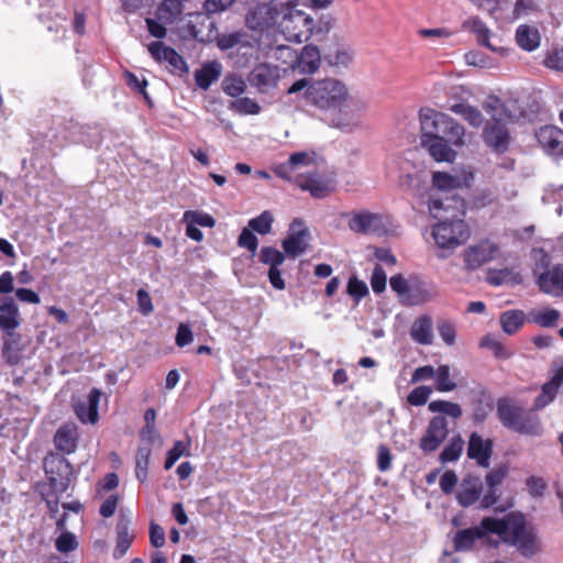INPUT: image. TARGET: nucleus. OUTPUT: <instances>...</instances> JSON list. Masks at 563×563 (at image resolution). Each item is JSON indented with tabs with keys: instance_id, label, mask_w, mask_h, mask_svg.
Returning <instances> with one entry per match:
<instances>
[{
	"instance_id": "35",
	"label": "nucleus",
	"mask_w": 563,
	"mask_h": 563,
	"mask_svg": "<svg viewBox=\"0 0 563 563\" xmlns=\"http://www.w3.org/2000/svg\"><path fill=\"white\" fill-rule=\"evenodd\" d=\"M541 36L536 26L520 24L516 30L517 45L527 52H532L540 46Z\"/></svg>"
},
{
	"instance_id": "55",
	"label": "nucleus",
	"mask_w": 563,
	"mask_h": 563,
	"mask_svg": "<svg viewBox=\"0 0 563 563\" xmlns=\"http://www.w3.org/2000/svg\"><path fill=\"white\" fill-rule=\"evenodd\" d=\"M184 220L205 228H212L216 224L214 219L210 214L200 211H186Z\"/></svg>"
},
{
	"instance_id": "57",
	"label": "nucleus",
	"mask_w": 563,
	"mask_h": 563,
	"mask_svg": "<svg viewBox=\"0 0 563 563\" xmlns=\"http://www.w3.org/2000/svg\"><path fill=\"white\" fill-rule=\"evenodd\" d=\"M238 245L247 249L253 255L256 253L258 240L249 227L244 228L239 235Z\"/></svg>"
},
{
	"instance_id": "18",
	"label": "nucleus",
	"mask_w": 563,
	"mask_h": 563,
	"mask_svg": "<svg viewBox=\"0 0 563 563\" xmlns=\"http://www.w3.org/2000/svg\"><path fill=\"white\" fill-rule=\"evenodd\" d=\"M446 114L431 108H422L419 112L421 139L442 137L441 131Z\"/></svg>"
},
{
	"instance_id": "62",
	"label": "nucleus",
	"mask_w": 563,
	"mask_h": 563,
	"mask_svg": "<svg viewBox=\"0 0 563 563\" xmlns=\"http://www.w3.org/2000/svg\"><path fill=\"white\" fill-rule=\"evenodd\" d=\"M387 276L380 265H375L372 276L371 286L375 294H382L386 289Z\"/></svg>"
},
{
	"instance_id": "28",
	"label": "nucleus",
	"mask_w": 563,
	"mask_h": 563,
	"mask_svg": "<svg viewBox=\"0 0 563 563\" xmlns=\"http://www.w3.org/2000/svg\"><path fill=\"white\" fill-rule=\"evenodd\" d=\"M421 144L437 162H453L456 152L450 146V142L443 137L421 139Z\"/></svg>"
},
{
	"instance_id": "53",
	"label": "nucleus",
	"mask_w": 563,
	"mask_h": 563,
	"mask_svg": "<svg viewBox=\"0 0 563 563\" xmlns=\"http://www.w3.org/2000/svg\"><path fill=\"white\" fill-rule=\"evenodd\" d=\"M481 346L490 350L497 358H509L511 352L507 350L498 340L492 335H485L481 340Z\"/></svg>"
},
{
	"instance_id": "11",
	"label": "nucleus",
	"mask_w": 563,
	"mask_h": 563,
	"mask_svg": "<svg viewBox=\"0 0 563 563\" xmlns=\"http://www.w3.org/2000/svg\"><path fill=\"white\" fill-rule=\"evenodd\" d=\"M280 79V71L277 66L268 63L258 64L249 74L250 85L261 93H267L275 88Z\"/></svg>"
},
{
	"instance_id": "32",
	"label": "nucleus",
	"mask_w": 563,
	"mask_h": 563,
	"mask_svg": "<svg viewBox=\"0 0 563 563\" xmlns=\"http://www.w3.org/2000/svg\"><path fill=\"white\" fill-rule=\"evenodd\" d=\"M20 324V313L12 298H4L0 305V328L11 334Z\"/></svg>"
},
{
	"instance_id": "51",
	"label": "nucleus",
	"mask_w": 563,
	"mask_h": 563,
	"mask_svg": "<svg viewBox=\"0 0 563 563\" xmlns=\"http://www.w3.org/2000/svg\"><path fill=\"white\" fill-rule=\"evenodd\" d=\"M260 261L269 267L280 266L285 262V254L273 246H264L260 252Z\"/></svg>"
},
{
	"instance_id": "25",
	"label": "nucleus",
	"mask_w": 563,
	"mask_h": 563,
	"mask_svg": "<svg viewBox=\"0 0 563 563\" xmlns=\"http://www.w3.org/2000/svg\"><path fill=\"white\" fill-rule=\"evenodd\" d=\"M485 520L486 518L477 527L459 530L453 539L454 549L456 551H470L477 540L483 539L487 533H492L490 530L483 526Z\"/></svg>"
},
{
	"instance_id": "7",
	"label": "nucleus",
	"mask_w": 563,
	"mask_h": 563,
	"mask_svg": "<svg viewBox=\"0 0 563 563\" xmlns=\"http://www.w3.org/2000/svg\"><path fill=\"white\" fill-rule=\"evenodd\" d=\"M278 29L286 40L302 43L309 40L313 30V19L301 10H294L280 16Z\"/></svg>"
},
{
	"instance_id": "46",
	"label": "nucleus",
	"mask_w": 563,
	"mask_h": 563,
	"mask_svg": "<svg viewBox=\"0 0 563 563\" xmlns=\"http://www.w3.org/2000/svg\"><path fill=\"white\" fill-rule=\"evenodd\" d=\"M152 450L148 445H142L137 449L136 461H135V476L144 483L147 478V470L150 465V457Z\"/></svg>"
},
{
	"instance_id": "49",
	"label": "nucleus",
	"mask_w": 563,
	"mask_h": 563,
	"mask_svg": "<svg viewBox=\"0 0 563 563\" xmlns=\"http://www.w3.org/2000/svg\"><path fill=\"white\" fill-rule=\"evenodd\" d=\"M464 441L460 435L453 437L440 454L442 463L454 462L462 454Z\"/></svg>"
},
{
	"instance_id": "59",
	"label": "nucleus",
	"mask_w": 563,
	"mask_h": 563,
	"mask_svg": "<svg viewBox=\"0 0 563 563\" xmlns=\"http://www.w3.org/2000/svg\"><path fill=\"white\" fill-rule=\"evenodd\" d=\"M63 533L56 539L55 547L62 553H68L77 549V540L75 536L68 531L62 530Z\"/></svg>"
},
{
	"instance_id": "23",
	"label": "nucleus",
	"mask_w": 563,
	"mask_h": 563,
	"mask_svg": "<svg viewBox=\"0 0 563 563\" xmlns=\"http://www.w3.org/2000/svg\"><path fill=\"white\" fill-rule=\"evenodd\" d=\"M563 385V365L556 368L551 376L550 380L544 383L541 387V393L534 399L533 409L541 410L550 405L556 397L560 388Z\"/></svg>"
},
{
	"instance_id": "60",
	"label": "nucleus",
	"mask_w": 563,
	"mask_h": 563,
	"mask_svg": "<svg viewBox=\"0 0 563 563\" xmlns=\"http://www.w3.org/2000/svg\"><path fill=\"white\" fill-rule=\"evenodd\" d=\"M421 179L420 176L415 174H404L399 177L398 185L402 190L410 191L415 195H420L419 186Z\"/></svg>"
},
{
	"instance_id": "8",
	"label": "nucleus",
	"mask_w": 563,
	"mask_h": 563,
	"mask_svg": "<svg viewBox=\"0 0 563 563\" xmlns=\"http://www.w3.org/2000/svg\"><path fill=\"white\" fill-rule=\"evenodd\" d=\"M463 186H468L465 177L453 176L443 172L433 173L432 188L428 198V208L430 209V203L434 196L442 198L444 200V206L446 205V198L460 197L454 192V190Z\"/></svg>"
},
{
	"instance_id": "61",
	"label": "nucleus",
	"mask_w": 563,
	"mask_h": 563,
	"mask_svg": "<svg viewBox=\"0 0 563 563\" xmlns=\"http://www.w3.org/2000/svg\"><path fill=\"white\" fill-rule=\"evenodd\" d=\"M347 294L356 301H360L368 294L367 285L363 280H360L357 277L352 276L347 283Z\"/></svg>"
},
{
	"instance_id": "30",
	"label": "nucleus",
	"mask_w": 563,
	"mask_h": 563,
	"mask_svg": "<svg viewBox=\"0 0 563 563\" xmlns=\"http://www.w3.org/2000/svg\"><path fill=\"white\" fill-rule=\"evenodd\" d=\"M463 27L470 30L472 33L475 34L477 43L479 45L485 46L495 53L501 54L505 52L503 47H497L489 42L492 31L479 18H472L465 21L463 23Z\"/></svg>"
},
{
	"instance_id": "34",
	"label": "nucleus",
	"mask_w": 563,
	"mask_h": 563,
	"mask_svg": "<svg viewBox=\"0 0 563 563\" xmlns=\"http://www.w3.org/2000/svg\"><path fill=\"white\" fill-rule=\"evenodd\" d=\"M523 409L507 398L497 401V416L504 427L512 430Z\"/></svg>"
},
{
	"instance_id": "58",
	"label": "nucleus",
	"mask_w": 563,
	"mask_h": 563,
	"mask_svg": "<svg viewBox=\"0 0 563 563\" xmlns=\"http://www.w3.org/2000/svg\"><path fill=\"white\" fill-rule=\"evenodd\" d=\"M478 7L488 12L490 15L496 19L499 18V12L509 8V2L507 0H479Z\"/></svg>"
},
{
	"instance_id": "37",
	"label": "nucleus",
	"mask_w": 563,
	"mask_h": 563,
	"mask_svg": "<svg viewBox=\"0 0 563 563\" xmlns=\"http://www.w3.org/2000/svg\"><path fill=\"white\" fill-rule=\"evenodd\" d=\"M512 431L526 435L539 437L542 434L543 429L540 419L537 416L523 410V413H521L519 421L516 422Z\"/></svg>"
},
{
	"instance_id": "56",
	"label": "nucleus",
	"mask_w": 563,
	"mask_h": 563,
	"mask_svg": "<svg viewBox=\"0 0 563 563\" xmlns=\"http://www.w3.org/2000/svg\"><path fill=\"white\" fill-rule=\"evenodd\" d=\"M431 393L432 389L428 386L416 387L407 396V401L411 406H423L424 404H427Z\"/></svg>"
},
{
	"instance_id": "14",
	"label": "nucleus",
	"mask_w": 563,
	"mask_h": 563,
	"mask_svg": "<svg viewBox=\"0 0 563 563\" xmlns=\"http://www.w3.org/2000/svg\"><path fill=\"white\" fill-rule=\"evenodd\" d=\"M497 244L490 241H482L471 245L464 251V261L468 268L477 269L484 264L493 261L498 253Z\"/></svg>"
},
{
	"instance_id": "43",
	"label": "nucleus",
	"mask_w": 563,
	"mask_h": 563,
	"mask_svg": "<svg viewBox=\"0 0 563 563\" xmlns=\"http://www.w3.org/2000/svg\"><path fill=\"white\" fill-rule=\"evenodd\" d=\"M435 389L439 393H449L457 387V384L451 377V368L446 364L440 365L435 371Z\"/></svg>"
},
{
	"instance_id": "6",
	"label": "nucleus",
	"mask_w": 563,
	"mask_h": 563,
	"mask_svg": "<svg viewBox=\"0 0 563 563\" xmlns=\"http://www.w3.org/2000/svg\"><path fill=\"white\" fill-rule=\"evenodd\" d=\"M217 46L221 51H231L229 56H236V65L244 67L255 54L254 40L245 32L238 31L217 36Z\"/></svg>"
},
{
	"instance_id": "63",
	"label": "nucleus",
	"mask_w": 563,
	"mask_h": 563,
	"mask_svg": "<svg viewBox=\"0 0 563 563\" xmlns=\"http://www.w3.org/2000/svg\"><path fill=\"white\" fill-rule=\"evenodd\" d=\"M389 285L393 291H395L398 296L402 297V300L408 296L410 286L408 285L407 279L401 274L391 276L389 279Z\"/></svg>"
},
{
	"instance_id": "38",
	"label": "nucleus",
	"mask_w": 563,
	"mask_h": 563,
	"mask_svg": "<svg viewBox=\"0 0 563 563\" xmlns=\"http://www.w3.org/2000/svg\"><path fill=\"white\" fill-rule=\"evenodd\" d=\"M221 75V65L218 62L209 63L195 73L196 85L207 90Z\"/></svg>"
},
{
	"instance_id": "42",
	"label": "nucleus",
	"mask_w": 563,
	"mask_h": 563,
	"mask_svg": "<svg viewBox=\"0 0 563 563\" xmlns=\"http://www.w3.org/2000/svg\"><path fill=\"white\" fill-rule=\"evenodd\" d=\"M450 110L455 114L461 115L472 126L478 128L482 125L484 119L481 111L465 102L454 103L450 107Z\"/></svg>"
},
{
	"instance_id": "27",
	"label": "nucleus",
	"mask_w": 563,
	"mask_h": 563,
	"mask_svg": "<svg viewBox=\"0 0 563 563\" xmlns=\"http://www.w3.org/2000/svg\"><path fill=\"white\" fill-rule=\"evenodd\" d=\"M78 442V429L74 423H65L60 426L55 435V448L66 454L75 452Z\"/></svg>"
},
{
	"instance_id": "24",
	"label": "nucleus",
	"mask_w": 563,
	"mask_h": 563,
	"mask_svg": "<svg viewBox=\"0 0 563 563\" xmlns=\"http://www.w3.org/2000/svg\"><path fill=\"white\" fill-rule=\"evenodd\" d=\"M492 453V440H484L478 433L473 432L468 440L467 456L476 460L479 466L488 467Z\"/></svg>"
},
{
	"instance_id": "16",
	"label": "nucleus",
	"mask_w": 563,
	"mask_h": 563,
	"mask_svg": "<svg viewBox=\"0 0 563 563\" xmlns=\"http://www.w3.org/2000/svg\"><path fill=\"white\" fill-rule=\"evenodd\" d=\"M347 225L351 231L361 234L378 233L384 229L382 217L369 211L353 212Z\"/></svg>"
},
{
	"instance_id": "3",
	"label": "nucleus",
	"mask_w": 563,
	"mask_h": 563,
	"mask_svg": "<svg viewBox=\"0 0 563 563\" xmlns=\"http://www.w3.org/2000/svg\"><path fill=\"white\" fill-rule=\"evenodd\" d=\"M483 526L492 533L503 537L506 542L516 545L523 556L529 558L540 551L537 533L526 523L522 516L509 515L503 519L486 517Z\"/></svg>"
},
{
	"instance_id": "20",
	"label": "nucleus",
	"mask_w": 563,
	"mask_h": 563,
	"mask_svg": "<svg viewBox=\"0 0 563 563\" xmlns=\"http://www.w3.org/2000/svg\"><path fill=\"white\" fill-rule=\"evenodd\" d=\"M147 49L156 62H167L174 69L179 71L188 70L183 56H180L174 48L166 46L163 42H152L147 45Z\"/></svg>"
},
{
	"instance_id": "33",
	"label": "nucleus",
	"mask_w": 563,
	"mask_h": 563,
	"mask_svg": "<svg viewBox=\"0 0 563 563\" xmlns=\"http://www.w3.org/2000/svg\"><path fill=\"white\" fill-rule=\"evenodd\" d=\"M411 339L421 345H431L433 343L432 319L430 316L417 318L410 328Z\"/></svg>"
},
{
	"instance_id": "17",
	"label": "nucleus",
	"mask_w": 563,
	"mask_h": 563,
	"mask_svg": "<svg viewBox=\"0 0 563 563\" xmlns=\"http://www.w3.org/2000/svg\"><path fill=\"white\" fill-rule=\"evenodd\" d=\"M446 114L431 108H422L419 112L421 139L442 137L441 131Z\"/></svg>"
},
{
	"instance_id": "40",
	"label": "nucleus",
	"mask_w": 563,
	"mask_h": 563,
	"mask_svg": "<svg viewBox=\"0 0 563 563\" xmlns=\"http://www.w3.org/2000/svg\"><path fill=\"white\" fill-rule=\"evenodd\" d=\"M445 121L446 122L443 123L441 136L454 146L464 145V128L448 114Z\"/></svg>"
},
{
	"instance_id": "31",
	"label": "nucleus",
	"mask_w": 563,
	"mask_h": 563,
	"mask_svg": "<svg viewBox=\"0 0 563 563\" xmlns=\"http://www.w3.org/2000/svg\"><path fill=\"white\" fill-rule=\"evenodd\" d=\"M437 296L438 292L434 286L426 283H418L410 286L408 296L402 300V302L408 306H419L432 301Z\"/></svg>"
},
{
	"instance_id": "1",
	"label": "nucleus",
	"mask_w": 563,
	"mask_h": 563,
	"mask_svg": "<svg viewBox=\"0 0 563 563\" xmlns=\"http://www.w3.org/2000/svg\"><path fill=\"white\" fill-rule=\"evenodd\" d=\"M430 214L439 222L432 228V236L441 249H455L470 236L467 224L463 220L465 201L461 197L446 198V205L434 196L430 203Z\"/></svg>"
},
{
	"instance_id": "54",
	"label": "nucleus",
	"mask_w": 563,
	"mask_h": 563,
	"mask_svg": "<svg viewBox=\"0 0 563 563\" xmlns=\"http://www.w3.org/2000/svg\"><path fill=\"white\" fill-rule=\"evenodd\" d=\"M267 54L269 57L282 60L285 64L289 63L290 66L294 64L296 58V51L287 45H277L275 47H271Z\"/></svg>"
},
{
	"instance_id": "21",
	"label": "nucleus",
	"mask_w": 563,
	"mask_h": 563,
	"mask_svg": "<svg viewBox=\"0 0 563 563\" xmlns=\"http://www.w3.org/2000/svg\"><path fill=\"white\" fill-rule=\"evenodd\" d=\"M130 525L129 515L121 510L115 526L117 543L113 550V558L117 560L128 552L135 538V534L130 531Z\"/></svg>"
},
{
	"instance_id": "2",
	"label": "nucleus",
	"mask_w": 563,
	"mask_h": 563,
	"mask_svg": "<svg viewBox=\"0 0 563 563\" xmlns=\"http://www.w3.org/2000/svg\"><path fill=\"white\" fill-rule=\"evenodd\" d=\"M302 89H306L307 102L322 111L341 109L349 97L346 86L335 78L314 80L311 84L307 78L299 79L288 88L287 92L292 95Z\"/></svg>"
},
{
	"instance_id": "22",
	"label": "nucleus",
	"mask_w": 563,
	"mask_h": 563,
	"mask_svg": "<svg viewBox=\"0 0 563 563\" xmlns=\"http://www.w3.org/2000/svg\"><path fill=\"white\" fill-rule=\"evenodd\" d=\"M321 55L317 46L306 45L299 55L296 54L291 69L299 74H314L320 66Z\"/></svg>"
},
{
	"instance_id": "36",
	"label": "nucleus",
	"mask_w": 563,
	"mask_h": 563,
	"mask_svg": "<svg viewBox=\"0 0 563 563\" xmlns=\"http://www.w3.org/2000/svg\"><path fill=\"white\" fill-rule=\"evenodd\" d=\"M503 331L508 334H515L526 322V314L522 310L511 309L504 311L499 318Z\"/></svg>"
},
{
	"instance_id": "10",
	"label": "nucleus",
	"mask_w": 563,
	"mask_h": 563,
	"mask_svg": "<svg viewBox=\"0 0 563 563\" xmlns=\"http://www.w3.org/2000/svg\"><path fill=\"white\" fill-rule=\"evenodd\" d=\"M295 183L301 190L309 191L317 199L325 198L334 190L333 180L319 172L298 175Z\"/></svg>"
},
{
	"instance_id": "26",
	"label": "nucleus",
	"mask_w": 563,
	"mask_h": 563,
	"mask_svg": "<svg viewBox=\"0 0 563 563\" xmlns=\"http://www.w3.org/2000/svg\"><path fill=\"white\" fill-rule=\"evenodd\" d=\"M102 393L93 388L89 395L87 400L78 401L75 405V412L78 419L84 423H95L98 419V406L101 398Z\"/></svg>"
},
{
	"instance_id": "44",
	"label": "nucleus",
	"mask_w": 563,
	"mask_h": 563,
	"mask_svg": "<svg viewBox=\"0 0 563 563\" xmlns=\"http://www.w3.org/2000/svg\"><path fill=\"white\" fill-rule=\"evenodd\" d=\"M222 90L225 95L238 98L246 90L245 80L236 74H229L222 80Z\"/></svg>"
},
{
	"instance_id": "41",
	"label": "nucleus",
	"mask_w": 563,
	"mask_h": 563,
	"mask_svg": "<svg viewBox=\"0 0 563 563\" xmlns=\"http://www.w3.org/2000/svg\"><path fill=\"white\" fill-rule=\"evenodd\" d=\"M354 57L353 49L345 44H335L332 49H330L324 58L328 60L330 65L333 66H349Z\"/></svg>"
},
{
	"instance_id": "45",
	"label": "nucleus",
	"mask_w": 563,
	"mask_h": 563,
	"mask_svg": "<svg viewBox=\"0 0 563 563\" xmlns=\"http://www.w3.org/2000/svg\"><path fill=\"white\" fill-rule=\"evenodd\" d=\"M180 13V3L176 0H164L156 10V18L163 23L172 24Z\"/></svg>"
},
{
	"instance_id": "5",
	"label": "nucleus",
	"mask_w": 563,
	"mask_h": 563,
	"mask_svg": "<svg viewBox=\"0 0 563 563\" xmlns=\"http://www.w3.org/2000/svg\"><path fill=\"white\" fill-rule=\"evenodd\" d=\"M484 109L493 121V123H487L484 130V141L494 151L503 153L509 145V133L506 124L510 115L498 98H490L485 101Z\"/></svg>"
},
{
	"instance_id": "4",
	"label": "nucleus",
	"mask_w": 563,
	"mask_h": 563,
	"mask_svg": "<svg viewBox=\"0 0 563 563\" xmlns=\"http://www.w3.org/2000/svg\"><path fill=\"white\" fill-rule=\"evenodd\" d=\"M44 468L49 482L52 493L42 492L43 499L46 503L49 517L56 520V528L65 530L67 514H59V495L65 493L69 486V475L71 474V465L62 455L51 454L44 460Z\"/></svg>"
},
{
	"instance_id": "9",
	"label": "nucleus",
	"mask_w": 563,
	"mask_h": 563,
	"mask_svg": "<svg viewBox=\"0 0 563 563\" xmlns=\"http://www.w3.org/2000/svg\"><path fill=\"white\" fill-rule=\"evenodd\" d=\"M309 239L310 232L303 221L295 219L290 223L288 236L282 243L283 250L289 257L295 258L307 251Z\"/></svg>"
},
{
	"instance_id": "47",
	"label": "nucleus",
	"mask_w": 563,
	"mask_h": 563,
	"mask_svg": "<svg viewBox=\"0 0 563 563\" xmlns=\"http://www.w3.org/2000/svg\"><path fill=\"white\" fill-rule=\"evenodd\" d=\"M431 412H439L452 417L454 419L461 418L463 411L459 404L448 400H433L429 404Z\"/></svg>"
},
{
	"instance_id": "15",
	"label": "nucleus",
	"mask_w": 563,
	"mask_h": 563,
	"mask_svg": "<svg viewBox=\"0 0 563 563\" xmlns=\"http://www.w3.org/2000/svg\"><path fill=\"white\" fill-rule=\"evenodd\" d=\"M537 284L540 291L553 297L563 296V265L556 264L551 269L538 274Z\"/></svg>"
},
{
	"instance_id": "50",
	"label": "nucleus",
	"mask_w": 563,
	"mask_h": 563,
	"mask_svg": "<svg viewBox=\"0 0 563 563\" xmlns=\"http://www.w3.org/2000/svg\"><path fill=\"white\" fill-rule=\"evenodd\" d=\"M487 282L493 286H500L508 283H519L520 277L509 268L490 271L487 276Z\"/></svg>"
},
{
	"instance_id": "12",
	"label": "nucleus",
	"mask_w": 563,
	"mask_h": 563,
	"mask_svg": "<svg viewBox=\"0 0 563 563\" xmlns=\"http://www.w3.org/2000/svg\"><path fill=\"white\" fill-rule=\"evenodd\" d=\"M280 15L276 12L269 2L260 3L252 8L245 18L246 26L253 31H264L265 29L277 25Z\"/></svg>"
},
{
	"instance_id": "13",
	"label": "nucleus",
	"mask_w": 563,
	"mask_h": 563,
	"mask_svg": "<svg viewBox=\"0 0 563 563\" xmlns=\"http://www.w3.org/2000/svg\"><path fill=\"white\" fill-rule=\"evenodd\" d=\"M449 433L448 421L443 416L433 417L420 440V449L426 453L434 452L446 439Z\"/></svg>"
},
{
	"instance_id": "29",
	"label": "nucleus",
	"mask_w": 563,
	"mask_h": 563,
	"mask_svg": "<svg viewBox=\"0 0 563 563\" xmlns=\"http://www.w3.org/2000/svg\"><path fill=\"white\" fill-rule=\"evenodd\" d=\"M483 490V484L479 477L466 476L463 478L456 499L463 507L473 505L478 500Z\"/></svg>"
},
{
	"instance_id": "39",
	"label": "nucleus",
	"mask_w": 563,
	"mask_h": 563,
	"mask_svg": "<svg viewBox=\"0 0 563 563\" xmlns=\"http://www.w3.org/2000/svg\"><path fill=\"white\" fill-rule=\"evenodd\" d=\"M561 313L554 308H544L541 310H532L528 314V320L541 328H554L558 325Z\"/></svg>"
},
{
	"instance_id": "48",
	"label": "nucleus",
	"mask_w": 563,
	"mask_h": 563,
	"mask_svg": "<svg viewBox=\"0 0 563 563\" xmlns=\"http://www.w3.org/2000/svg\"><path fill=\"white\" fill-rule=\"evenodd\" d=\"M274 222L273 213L268 210L263 211L260 216L251 219L247 227L258 234L265 235L272 231Z\"/></svg>"
},
{
	"instance_id": "64",
	"label": "nucleus",
	"mask_w": 563,
	"mask_h": 563,
	"mask_svg": "<svg viewBox=\"0 0 563 563\" xmlns=\"http://www.w3.org/2000/svg\"><path fill=\"white\" fill-rule=\"evenodd\" d=\"M545 65L558 71H563V47L552 51L545 58Z\"/></svg>"
},
{
	"instance_id": "52",
	"label": "nucleus",
	"mask_w": 563,
	"mask_h": 563,
	"mask_svg": "<svg viewBox=\"0 0 563 563\" xmlns=\"http://www.w3.org/2000/svg\"><path fill=\"white\" fill-rule=\"evenodd\" d=\"M230 109L240 114H257L261 111L260 104L249 97L239 98L232 101Z\"/></svg>"
},
{
	"instance_id": "19",
	"label": "nucleus",
	"mask_w": 563,
	"mask_h": 563,
	"mask_svg": "<svg viewBox=\"0 0 563 563\" xmlns=\"http://www.w3.org/2000/svg\"><path fill=\"white\" fill-rule=\"evenodd\" d=\"M536 137L549 155L559 156L563 154V130L553 125H545L540 128Z\"/></svg>"
}]
</instances>
